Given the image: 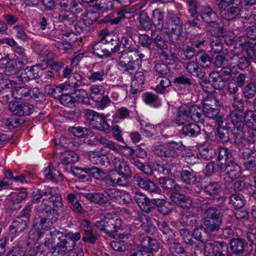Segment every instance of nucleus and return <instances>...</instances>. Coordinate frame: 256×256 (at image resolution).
I'll return each mask as SVG.
<instances>
[{
    "label": "nucleus",
    "instance_id": "393cba45",
    "mask_svg": "<svg viewBox=\"0 0 256 256\" xmlns=\"http://www.w3.org/2000/svg\"><path fill=\"white\" fill-rule=\"evenodd\" d=\"M75 15L72 10L63 9L58 12V20L62 23H66L69 24H73L77 21L76 16Z\"/></svg>",
    "mask_w": 256,
    "mask_h": 256
},
{
    "label": "nucleus",
    "instance_id": "4468645a",
    "mask_svg": "<svg viewBox=\"0 0 256 256\" xmlns=\"http://www.w3.org/2000/svg\"><path fill=\"white\" fill-rule=\"evenodd\" d=\"M164 244L168 246V250L172 256H188L187 252L184 247L178 242H176L174 238L166 239Z\"/></svg>",
    "mask_w": 256,
    "mask_h": 256
},
{
    "label": "nucleus",
    "instance_id": "a878e982",
    "mask_svg": "<svg viewBox=\"0 0 256 256\" xmlns=\"http://www.w3.org/2000/svg\"><path fill=\"white\" fill-rule=\"evenodd\" d=\"M158 183L162 186L163 190L166 192L177 191L180 188L174 180L166 177L158 178Z\"/></svg>",
    "mask_w": 256,
    "mask_h": 256
},
{
    "label": "nucleus",
    "instance_id": "a18cd8bd",
    "mask_svg": "<svg viewBox=\"0 0 256 256\" xmlns=\"http://www.w3.org/2000/svg\"><path fill=\"white\" fill-rule=\"evenodd\" d=\"M198 217L194 213L186 212L182 214L180 223L184 226H193L197 223Z\"/></svg>",
    "mask_w": 256,
    "mask_h": 256
},
{
    "label": "nucleus",
    "instance_id": "4be33fe9",
    "mask_svg": "<svg viewBox=\"0 0 256 256\" xmlns=\"http://www.w3.org/2000/svg\"><path fill=\"white\" fill-rule=\"evenodd\" d=\"M192 237L197 240L200 241L202 244L206 242L210 238V233L203 226L196 227L193 230Z\"/></svg>",
    "mask_w": 256,
    "mask_h": 256
},
{
    "label": "nucleus",
    "instance_id": "37998d69",
    "mask_svg": "<svg viewBox=\"0 0 256 256\" xmlns=\"http://www.w3.org/2000/svg\"><path fill=\"white\" fill-rule=\"evenodd\" d=\"M79 160L78 155L73 150H68L62 154V163L64 165L73 164Z\"/></svg>",
    "mask_w": 256,
    "mask_h": 256
},
{
    "label": "nucleus",
    "instance_id": "c03bdc74",
    "mask_svg": "<svg viewBox=\"0 0 256 256\" xmlns=\"http://www.w3.org/2000/svg\"><path fill=\"white\" fill-rule=\"evenodd\" d=\"M141 245L142 247L147 248L150 252L156 251L158 248L157 240L148 236H145L141 240Z\"/></svg>",
    "mask_w": 256,
    "mask_h": 256
},
{
    "label": "nucleus",
    "instance_id": "aec40b11",
    "mask_svg": "<svg viewBox=\"0 0 256 256\" xmlns=\"http://www.w3.org/2000/svg\"><path fill=\"white\" fill-rule=\"evenodd\" d=\"M210 77L212 80L213 88L218 90H222L221 95L223 96L224 88V72L214 71L210 74Z\"/></svg>",
    "mask_w": 256,
    "mask_h": 256
},
{
    "label": "nucleus",
    "instance_id": "680f3d73",
    "mask_svg": "<svg viewBox=\"0 0 256 256\" xmlns=\"http://www.w3.org/2000/svg\"><path fill=\"white\" fill-rule=\"evenodd\" d=\"M152 42L156 48L160 50H166L168 48V41L160 35H157L152 38Z\"/></svg>",
    "mask_w": 256,
    "mask_h": 256
},
{
    "label": "nucleus",
    "instance_id": "9d476101",
    "mask_svg": "<svg viewBox=\"0 0 256 256\" xmlns=\"http://www.w3.org/2000/svg\"><path fill=\"white\" fill-rule=\"evenodd\" d=\"M242 2V0H225V20H234L239 14L238 6Z\"/></svg>",
    "mask_w": 256,
    "mask_h": 256
},
{
    "label": "nucleus",
    "instance_id": "052dcab7",
    "mask_svg": "<svg viewBox=\"0 0 256 256\" xmlns=\"http://www.w3.org/2000/svg\"><path fill=\"white\" fill-rule=\"evenodd\" d=\"M137 220L141 222L140 226L144 230L145 232L148 233L150 232V227L152 226L151 219L146 214L138 215Z\"/></svg>",
    "mask_w": 256,
    "mask_h": 256
},
{
    "label": "nucleus",
    "instance_id": "4d7b16f0",
    "mask_svg": "<svg viewBox=\"0 0 256 256\" xmlns=\"http://www.w3.org/2000/svg\"><path fill=\"white\" fill-rule=\"evenodd\" d=\"M139 21L142 28L145 30H149L152 28V22L146 13L142 12L139 16Z\"/></svg>",
    "mask_w": 256,
    "mask_h": 256
},
{
    "label": "nucleus",
    "instance_id": "72a5a7b5",
    "mask_svg": "<svg viewBox=\"0 0 256 256\" xmlns=\"http://www.w3.org/2000/svg\"><path fill=\"white\" fill-rule=\"evenodd\" d=\"M66 200L70 204V208L73 211L79 214H82L84 212L83 208L74 194L70 193L68 194L66 196Z\"/></svg>",
    "mask_w": 256,
    "mask_h": 256
},
{
    "label": "nucleus",
    "instance_id": "864d4df0",
    "mask_svg": "<svg viewBox=\"0 0 256 256\" xmlns=\"http://www.w3.org/2000/svg\"><path fill=\"white\" fill-rule=\"evenodd\" d=\"M81 170L88 175H92L96 179L99 180L106 178L104 172L97 167L94 166L91 168H85Z\"/></svg>",
    "mask_w": 256,
    "mask_h": 256
},
{
    "label": "nucleus",
    "instance_id": "f8f14e48",
    "mask_svg": "<svg viewBox=\"0 0 256 256\" xmlns=\"http://www.w3.org/2000/svg\"><path fill=\"white\" fill-rule=\"evenodd\" d=\"M182 26L183 22L180 17L176 15L170 17L168 30L172 37L173 36L172 34L176 36V40H178L180 36H181L182 32Z\"/></svg>",
    "mask_w": 256,
    "mask_h": 256
},
{
    "label": "nucleus",
    "instance_id": "3c124183",
    "mask_svg": "<svg viewBox=\"0 0 256 256\" xmlns=\"http://www.w3.org/2000/svg\"><path fill=\"white\" fill-rule=\"evenodd\" d=\"M228 204L232 205L235 209L242 208L244 205L243 196L239 194H232L230 196Z\"/></svg>",
    "mask_w": 256,
    "mask_h": 256
},
{
    "label": "nucleus",
    "instance_id": "5701e85b",
    "mask_svg": "<svg viewBox=\"0 0 256 256\" xmlns=\"http://www.w3.org/2000/svg\"><path fill=\"white\" fill-rule=\"evenodd\" d=\"M136 56H138V58H136L131 61L128 62V64H126L124 66H120L123 68L124 70L129 73H132L136 70L138 68H139L141 66V63L142 58L144 56L142 54H138L134 55Z\"/></svg>",
    "mask_w": 256,
    "mask_h": 256
},
{
    "label": "nucleus",
    "instance_id": "7c9ffc66",
    "mask_svg": "<svg viewBox=\"0 0 256 256\" xmlns=\"http://www.w3.org/2000/svg\"><path fill=\"white\" fill-rule=\"evenodd\" d=\"M186 69L191 75L196 76L200 79H203L206 74L204 70L200 68L198 64L194 62H188Z\"/></svg>",
    "mask_w": 256,
    "mask_h": 256
},
{
    "label": "nucleus",
    "instance_id": "c9c22d12",
    "mask_svg": "<svg viewBox=\"0 0 256 256\" xmlns=\"http://www.w3.org/2000/svg\"><path fill=\"white\" fill-rule=\"evenodd\" d=\"M158 54L162 61L168 64H172L178 60L176 54L169 50L168 48L166 50H161Z\"/></svg>",
    "mask_w": 256,
    "mask_h": 256
},
{
    "label": "nucleus",
    "instance_id": "4c0bfd02",
    "mask_svg": "<svg viewBox=\"0 0 256 256\" xmlns=\"http://www.w3.org/2000/svg\"><path fill=\"white\" fill-rule=\"evenodd\" d=\"M227 134H228V140H225V143L230 140L231 139L230 136H232L234 140V142L237 146L244 145L245 142H246L244 138L243 137L242 132L240 130H234V129H232V132L230 130H227Z\"/></svg>",
    "mask_w": 256,
    "mask_h": 256
},
{
    "label": "nucleus",
    "instance_id": "f704fd0d",
    "mask_svg": "<svg viewBox=\"0 0 256 256\" xmlns=\"http://www.w3.org/2000/svg\"><path fill=\"white\" fill-rule=\"evenodd\" d=\"M200 132V126L196 123H190L184 126L182 133L186 136L193 137L197 136Z\"/></svg>",
    "mask_w": 256,
    "mask_h": 256
},
{
    "label": "nucleus",
    "instance_id": "7ed1b4c3",
    "mask_svg": "<svg viewBox=\"0 0 256 256\" xmlns=\"http://www.w3.org/2000/svg\"><path fill=\"white\" fill-rule=\"evenodd\" d=\"M96 226L102 232H106L112 238H124V236L118 234L122 228V221L115 214H106L104 218L95 223Z\"/></svg>",
    "mask_w": 256,
    "mask_h": 256
},
{
    "label": "nucleus",
    "instance_id": "f03ea898",
    "mask_svg": "<svg viewBox=\"0 0 256 256\" xmlns=\"http://www.w3.org/2000/svg\"><path fill=\"white\" fill-rule=\"evenodd\" d=\"M81 237L79 232H66L62 237L59 236L54 244L52 248L47 253V256H63L66 252H72L76 246V242Z\"/></svg>",
    "mask_w": 256,
    "mask_h": 256
},
{
    "label": "nucleus",
    "instance_id": "13d9d810",
    "mask_svg": "<svg viewBox=\"0 0 256 256\" xmlns=\"http://www.w3.org/2000/svg\"><path fill=\"white\" fill-rule=\"evenodd\" d=\"M10 92L12 96L16 99L27 98L28 90L24 87H14Z\"/></svg>",
    "mask_w": 256,
    "mask_h": 256
},
{
    "label": "nucleus",
    "instance_id": "a19ab883",
    "mask_svg": "<svg viewBox=\"0 0 256 256\" xmlns=\"http://www.w3.org/2000/svg\"><path fill=\"white\" fill-rule=\"evenodd\" d=\"M156 90L158 93L163 94L166 88L170 86L171 82L167 76H160L156 78Z\"/></svg>",
    "mask_w": 256,
    "mask_h": 256
},
{
    "label": "nucleus",
    "instance_id": "b1692460",
    "mask_svg": "<svg viewBox=\"0 0 256 256\" xmlns=\"http://www.w3.org/2000/svg\"><path fill=\"white\" fill-rule=\"evenodd\" d=\"M104 192L106 204H110L111 201L112 202H120L122 197L125 196L123 192L114 188L106 189L104 190Z\"/></svg>",
    "mask_w": 256,
    "mask_h": 256
},
{
    "label": "nucleus",
    "instance_id": "49530a36",
    "mask_svg": "<svg viewBox=\"0 0 256 256\" xmlns=\"http://www.w3.org/2000/svg\"><path fill=\"white\" fill-rule=\"evenodd\" d=\"M242 94L246 102L254 98L256 95V84L252 82L248 83L243 89Z\"/></svg>",
    "mask_w": 256,
    "mask_h": 256
},
{
    "label": "nucleus",
    "instance_id": "9b49d317",
    "mask_svg": "<svg viewBox=\"0 0 256 256\" xmlns=\"http://www.w3.org/2000/svg\"><path fill=\"white\" fill-rule=\"evenodd\" d=\"M241 157L244 160V164L246 170L255 171L256 170V152L249 149L245 150L241 154Z\"/></svg>",
    "mask_w": 256,
    "mask_h": 256
},
{
    "label": "nucleus",
    "instance_id": "2f4dec72",
    "mask_svg": "<svg viewBox=\"0 0 256 256\" xmlns=\"http://www.w3.org/2000/svg\"><path fill=\"white\" fill-rule=\"evenodd\" d=\"M85 198L90 202L100 206H105L106 204L104 191L102 192L86 194L85 195Z\"/></svg>",
    "mask_w": 256,
    "mask_h": 256
},
{
    "label": "nucleus",
    "instance_id": "423d86ee",
    "mask_svg": "<svg viewBox=\"0 0 256 256\" xmlns=\"http://www.w3.org/2000/svg\"><path fill=\"white\" fill-rule=\"evenodd\" d=\"M225 130H230L232 132V129L234 130L238 129V126L241 122L244 126L248 128H252V122L250 120H244L242 116L238 114L236 111L230 112V114L226 116L225 119Z\"/></svg>",
    "mask_w": 256,
    "mask_h": 256
},
{
    "label": "nucleus",
    "instance_id": "cd10ccee",
    "mask_svg": "<svg viewBox=\"0 0 256 256\" xmlns=\"http://www.w3.org/2000/svg\"><path fill=\"white\" fill-rule=\"evenodd\" d=\"M156 225L158 230L162 232L163 235L162 236V242H166V239L172 238H174V234L170 230L168 222L165 220L158 221L156 222Z\"/></svg>",
    "mask_w": 256,
    "mask_h": 256
},
{
    "label": "nucleus",
    "instance_id": "6e6d98bb",
    "mask_svg": "<svg viewBox=\"0 0 256 256\" xmlns=\"http://www.w3.org/2000/svg\"><path fill=\"white\" fill-rule=\"evenodd\" d=\"M163 18L164 14L159 9H156L152 12L151 20L154 26L160 28L163 24Z\"/></svg>",
    "mask_w": 256,
    "mask_h": 256
},
{
    "label": "nucleus",
    "instance_id": "c85d7f7f",
    "mask_svg": "<svg viewBox=\"0 0 256 256\" xmlns=\"http://www.w3.org/2000/svg\"><path fill=\"white\" fill-rule=\"evenodd\" d=\"M230 248L236 253L244 252L248 244L244 239L242 238H233L230 240Z\"/></svg>",
    "mask_w": 256,
    "mask_h": 256
},
{
    "label": "nucleus",
    "instance_id": "39448f33",
    "mask_svg": "<svg viewBox=\"0 0 256 256\" xmlns=\"http://www.w3.org/2000/svg\"><path fill=\"white\" fill-rule=\"evenodd\" d=\"M85 117L94 128L106 133L110 132V126L106 122L104 114H100L92 110H86Z\"/></svg>",
    "mask_w": 256,
    "mask_h": 256
},
{
    "label": "nucleus",
    "instance_id": "8fccbe9b",
    "mask_svg": "<svg viewBox=\"0 0 256 256\" xmlns=\"http://www.w3.org/2000/svg\"><path fill=\"white\" fill-rule=\"evenodd\" d=\"M45 92L54 98H59L63 93L62 87L58 85H47L44 88Z\"/></svg>",
    "mask_w": 256,
    "mask_h": 256
},
{
    "label": "nucleus",
    "instance_id": "412c9836",
    "mask_svg": "<svg viewBox=\"0 0 256 256\" xmlns=\"http://www.w3.org/2000/svg\"><path fill=\"white\" fill-rule=\"evenodd\" d=\"M180 180L186 184H194L196 180V174L189 166H184L180 172Z\"/></svg>",
    "mask_w": 256,
    "mask_h": 256
},
{
    "label": "nucleus",
    "instance_id": "20e7f679",
    "mask_svg": "<svg viewBox=\"0 0 256 256\" xmlns=\"http://www.w3.org/2000/svg\"><path fill=\"white\" fill-rule=\"evenodd\" d=\"M32 209L31 204L26 206L20 212V215L12 222L9 226V230L12 234L22 232L26 228L30 221Z\"/></svg>",
    "mask_w": 256,
    "mask_h": 256
},
{
    "label": "nucleus",
    "instance_id": "6e6552de",
    "mask_svg": "<svg viewBox=\"0 0 256 256\" xmlns=\"http://www.w3.org/2000/svg\"><path fill=\"white\" fill-rule=\"evenodd\" d=\"M114 168L119 176L125 178H131L132 173L128 164L122 158L114 157L112 160Z\"/></svg>",
    "mask_w": 256,
    "mask_h": 256
},
{
    "label": "nucleus",
    "instance_id": "e433bc0d",
    "mask_svg": "<svg viewBox=\"0 0 256 256\" xmlns=\"http://www.w3.org/2000/svg\"><path fill=\"white\" fill-rule=\"evenodd\" d=\"M188 112L190 119L194 122H202L204 118L202 116V110H201L200 106L196 104L192 105L191 106H188Z\"/></svg>",
    "mask_w": 256,
    "mask_h": 256
},
{
    "label": "nucleus",
    "instance_id": "bb28decb",
    "mask_svg": "<svg viewBox=\"0 0 256 256\" xmlns=\"http://www.w3.org/2000/svg\"><path fill=\"white\" fill-rule=\"evenodd\" d=\"M238 130H240L242 132L243 137L246 142L249 143H254L256 142V130L252 128L246 127L241 122L238 126Z\"/></svg>",
    "mask_w": 256,
    "mask_h": 256
},
{
    "label": "nucleus",
    "instance_id": "f257e3e1",
    "mask_svg": "<svg viewBox=\"0 0 256 256\" xmlns=\"http://www.w3.org/2000/svg\"><path fill=\"white\" fill-rule=\"evenodd\" d=\"M42 198L44 196L42 202L36 206L35 210L40 213V224L46 228L56 222L59 216V212L56 209L48 206V198L54 190L50 188L44 187L38 190Z\"/></svg>",
    "mask_w": 256,
    "mask_h": 256
},
{
    "label": "nucleus",
    "instance_id": "1a4fd4ad",
    "mask_svg": "<svg viewBox=\"0 0 256 256\" xmlns=\"http://www.w3.org/2000/svg\"><path fill=\"white\" fill-rule=\"evenodd\" d=\"M133 182L141 188L147 190L149 192L159 194L161 190L156 186L154 183L146 178H144L136 174L132 179Z\"/></svg>",
    "mask_w": 256,
    "mask_h": 256
},
{
    "label": "nucleus",
    "instance_id": "58836bf2",
    "mask_svg": "<svg viewBox=\"0 0 256 256\" xmlns=\"http://www.w3.org/2000/svg\"><path fill=\"white\" fill-rule=\"evenodd\" d=\"M92 50L94 54L100 58L110 56L109 50L100 40L93 46Z\"/></svg>",
    "mask_w": 256,
    "mask_h": 256
},
{
    "label": "nucleus",
    "instance_id": "2eb2a0df",
    "mask_svg": "<svg viewBox=\"0 0 256 256\" xmlns=\"http://www.w3.org/2000/svg\"><path fill=\"white\" fill-rule=\"evenodd\" d=\"M134 200L140 208L144 212L148 213L152 210L153 199L150 200L140 192H136Z\"/></svg>",
    "mask_w": 256,
    "mask_h": 256
},
{
    "label": "nucleus",
    "instance_id": "a211bd4d",
    "mask_svg": "<svg viewBox=\"0 0 256 256\" xmlns=\"http://www.w3.org/2000/svg\"><path fill=\"white\" fill-rule=\"evenodd\" d=\"M145 76L144 72H138L135 74L130 86V92L135 94L142 90V86L144 84Z\"/></svg>",
    "mask_w": 256,
    "mask_h": 256
},
{
    "label": "nucleus",
    "instance_id": "774afa93",
    "mask_svg": "<svg viewBox=\"0 0 256 256\" xmlns=\"http://www.w3.org/2000/svg\"><path fill=\"white\" fill-rule=\"evenodd\" d=\"M222 220H206L204 224L210 231L214 232L218 230Z\"/></svg>",
    "mask_w": 256,
    "mask_h": 256
},
{
    "label": "nucleus",
    "instance_id": "6ab92c4d",
    "mask_svg": "<svg viewBox=\"0 0 256 256\" xmlns=\"http://www.w3.org/2000/svg\"><path fill=\"white\" fill-rule=\"evenodd\" d=\"M216 125L214 128V136L213 137L214 140L216 143H223L224 126H223L224 118L222 116L217 117L216 120Z\"/></svg>",
    "mask_w": 256,
    "mask_h": 256
},
{
    "label": "nucleus",
    "instance_id": "338daca9",
    "mask_svg": "<svg viewBox=\"0 0 256 256\" xmlns=\"http://www.w3.org/2000/svg\"><path fill=\"white\" fill-rule=\"evenodd\" d=\"M27 196L26 192L24 190L16 192L11 195L12 202L13 203L18 204L24 200Z\"/></svg>",
    "mask_w": 256,
    "mask_h": 256
},
{
    "label": "nucleus",
    "instance_id": "ddd939ff",
    "mask_svg": "<svg viewBox=\"0 0 256 256\" xmlns=\"http://www.w3.org/2000/svg\"><path fill=\"white\" fill-rule=\"evenodd\" d=\"M240 167L236 162H225V181L231 182L238 178L240 174Z\"/></svg>",
    "mask_w": 256,
    "mask_h": 256
},
{
    "label": "nucleus",
    "instance_id": "603ef678",
    "mask_svg": "<svg viewBox=\"0 0 256 256\" xmlns=\"http://www.w3.org/2000/svg\"><path fill=\"white\" fill-rule=\"evenodd\" d=\"M44 174L48 179L52 182H56L58 176L62 178V175L60 173V170H57L50 164L44 170Z\"/></svg>",
    "mask_w": 256,
    "mask_h": 256
},
{
    "label": "nucleus",
    "instance_id": "5fc2aeb1",
    "mask_svg": "<svg viewBox=\"0 0 256 256\" xmlns=\"http://www.w3.org/2000/svg\"><path fill=\"white\" fill-rule=\"evenodd\" d=\"M120 43L124 52H134V55L140 54L138 49L132 44V40L128 37H122L120 40Z\"/></svg>",
    "mask_w": 256,
    "mask_h": 256
},
{
    "label": "nucleus",
    "instance_id": "69168bd1",
    "mask_svg": "<svg viewBox=\"0 0 256 256\" xmlns=\"http://www.w3.org/2000/svg\"><path fill=\"white\" fill-rule=\"evenodd\" d=\"M220 211L214 208L209 207L205 212L204 219L206 220H222L220 216Z\"/></svg>",
    "mask_w": 256,
    "mask_h": 256
},
{
    "label": "nucleus",
    "instance_id": "473e14b6",
    "mask_svg": "<svg viewBox=\"0 0 256 256\" xmlns=\"http://www.w3.org/2000/svg\"><path fill=\"white\" fill-rule=\"evenodd\" d=\"M188 30L192 36H197L202 33V25L200 20L198 18H194L188 22Z\"/></svg>",
    "mask_w": 256,
    "mask_h": 256
},
{
    "label": "nucleus",
    "instance_id": "0eeeda50",
    "mask_svg": "<svg viewBox=\"0 0 256 256\" xmlns=\"http://www.w3.org/2000/svg\"><path fill=\"white\" fill-rule=\"evenodd\" d=\"M8 110L13 114L22 116L32 114L34 110V107L32 104L28 102H14L9 104Z\"/></svg>",
    "mask_w": 256,
    "mask_h": 256
},
{
    "label": "nucleus",
    "instance_id": "ea45409f",
    "mask_svg": "<svg viewBox=\"0 0 256 256\" xmlns=\"http://www.w3.org/2000/svg\"><path fill=\"white\" fill-rule=\"evenodd\" d=\"M196 60L198 64H199L202 67L206 68L209 67L212 63V58L209 55L204 51L201 50L196 53Z\"/></svg>",
    "mask_w": 256,
    "mask_h": 256
},
{
    "label": "nucleus",
    "instance_id": "de8ad7c7",
    "mask_svg": "<svg viewBox=\"0 0 256 256\" xmlns=\"http://www.w3.org/2000/svg\"><path fill=\"white\" fill-rule=\"evenodd\" d=\"M188 106H181L179 108L176 120L180 124H184L186 122H188L190 119L189 112H188Z\"/></svg>",
    "mask_w": 256,
    "mask_h": 256
},
{
    "label": "nucleus",
    "instance_id": "dca6fc26",
    "mask_svg": "<svg viewBox=\"0 0 256 256\" xmlns=\"http://www.w3.org/2000/svg\"><path fill=\"white\" fill-rule=\"evenodd\" d=\"M172 200L182 208L190 209L192 206V200L188 196L178 192H172L170 194Z\"/></svg>",
    "mask_w": 256,
    "mask_h": 256
},
{
    "label": "nucleus",
    "instance_id": "c756f323",
    "mask_svg": "<svg viewBox=\"0 0 256 256\" xmlns=\"http://www.w3.org/2000/svg\"><path fill=\"white\" fill-rule=\"evenodd\" d=\"M156 206L158 211L163 214H168L172 210L170 204L163 199L154 198L152 202V210Z\"/></svg>",
    "mask_w": 256,
    "mask_h": 256
},
{
    "label": "nucleus",
    "instance_id": "e2e57ef3",
    "mask_svg": "<svg viewBox=\"0 0 256 256\" xmlns=\"http://www.w3.org/2000/svg\"><path fill=\"white\" fill-rule=\"evenodd\" d=\"M133 52H124L121 53L119 56L118 65L120 66H124L126 64H128V62H130V61L136 58L137 56H135Z\"/></svg>",
    "mask_w": 256,
    "mask_h": 256
},
{
    "label": "nucleus",
    "instance_id": "bf43d9fd",
    "mask_svg": "<svg viewBox=\"0 0 256 256\" xmlns=\"http://www.w3.org/2000/svg\"><path fill=\"white\" fill-rule=\"evenodd\" d=\"M187 245L190 247V250L195 256H202L203 254L204 246L203 244L197 243L192 240Z\"/></svg>",
    "mask_w": 256,
    "mask_h": 256
},
{
    "label": "nucleus",
    "instance_id": "79ce46f5",
    "mask_svg": "<svg viewBox=\"0 0 256 256\" xmlns=\"http://www.w3.org/2000/svg\"><path fill=\"white\" fill-rule=\"evenodd\" d=\"M200 16L203 21L207 24L214 23L218 18L216 14L210 8L203 10Z\"/></svg>",
    "mask_w": 256,
    "mask_h": 256
},
{
    "label": "nucleus",
    "instance_id": "f3484780",
    "mask_svg": "<svg viewBox=\"0 0 256 256\" xmlns=\"http://www.w3.org/2000/svg\"><path fill=\"white\" fill-rule=\"evenodd\" d=\"M38 66L26 67L20 75L17 76L18 80L20 83H25L31 80L36 79L38 76L36 72Z\"/></svg>",
    "mask_w": 256,
    "mask_h": 256
},
{
    "label": "nucleus",
    "instance_id": "09e8293b",
    "mask_svg": "<svg viewBox=\"0 0 256 256\" xmlns=\"http://www.w3.org/2000/svg\"><path fill=\"white\" fill-rule=\"evenodd\" d=\"M72 94L74 103L78 102L85 104H90L88 94L84 90H76Z\"/></svg>",
    "mask_w": 256,
    "mask_h": 256
},
{
    "label": "nucleus",
    "instance_id": "0e129e2a",
    "mask_svg": "<svg viewBox=\"0 0 256 256\" xmlns=\"http://www.w3.org/2000/svg\"><path fill=\"white\" fill-rule=\"evenodd\" d=\"M155 72L160 76H168L170 74V69L167 64L164 63H158L154 66Z\"/></svg>",
    "mask_w": 256,
    "mask_h": 256
}]
</instances>
